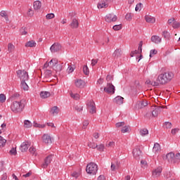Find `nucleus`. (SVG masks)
Masks as SVG:
<instances>
[{
  "instance_id": "b1692460",
  "label": "nucleus",
  "mask_w": 180,
  "mask_h": 180,
  "mask_svg": "<svg viewBox=\"0 0 180 180\" xmlns=\"http://www.w3.org/2000/svg\"><path fill=\"white\" fill-rule=\"evenodd\" d=\"M145 20L148 23H155V18L150 16V15H146Z\"/></svg>"
},
{
  "instance_id": "338daca9",
  "label": "nucleus",
  "mask_w": 180,
  "mask_h": 180,
  "mask_svg": "<svg viewBox=\"0 0 180 180\" xmlns=\"http://www.w3.org/2000/svg\"><path fill=\"white\" fill-rule=\"evenodd\" d=\"M153 54H157V50H155V49H152V50H150V57L151 58V57H153Z\"/></svg>"
},
{
  "instance_id": "72a5a7b5",
  "label": "nucleus",
  "mask_w": 180,
  "mask_h": 180,
  "mask_svg": "<svg viewBox=\"0 0 180 180\" xmlns=\"http://www.w3.org/2000/svg\"><path fill=\"white\" fill-rule=\"evenodd\" d=\"M139 133H140L141 136H147V134H148V129H147L146 128L142 129L140 130Z\"/></svg>"
},
{
  "instance_id": "3c124183",
  "label": "nucleus",
  "mask_w": 180,
  "mask_h": 180,
  "mask_svg": "<svg viewBox=\"0 0 180 180\" xmlns=\"http://www.w3.org/2000/svg\"><path fill=\"white\" fill-rule=\"evenodd\" d=\"M112 29L115 31L120 30V29H122V24L114 25L112 27Z\"/></svg>"
},
{
  "instance_id": "6e6552de",
  "label": "nucleus",
  "mask_w": 180,
  "mask_h": 180,
  "mask_svg": "<svg viewBox=\"0 0 180 180\" xmlns=\"http://www.w3.org/2000/svg\"><path fill=\"white\" fill-rule=\"evenodd\" d=\"M87 110H89L91 115H94V113H96V106H95V102L89 101L87 103Z\"/></svg>"
},
{
  "instance_id": "cd10ccee",
  "label": "nucleus",
  "mask_w": 180,
  "mask_h": 180,
  "mask_svg": "<svg viewBox=\"0 0 180 180\" xmlns=\"http://www.w3.org/2000/svg\"><path fill=\"white\" fill-rule=\"evenodd\" d=\"M41 8V2L39 1H36L34 2V9L35 11H39Z\"/></svg>"
},
{
  "instance_id": "f704fd0d",
  "label": "nucleus",
  "mask_w": 180,
  "mask_h": 180,
  "mask_svg": "<svg viewBox=\"0 0 180 180\" xmlns=\"http://www.w3.org/2000/svg\"><path fill=\"white\" fill-rule=\"evenodd\" d=\"M58 63V60H57L56 58H53L49 62L50 65H51V67L53 68H54V66H56Z\"/></svg>"
},
{
  "instance_id": "9d476101",
  "label": "nucleus",
  "mask_w": 180,
  "mask_h": 180,
  "mask_svg": "<svg viewBox=\"0 0 180 180\" xmlns=\"http://www.w3.org/2000/svg\"><path fill=\"white\" fill-rule=\"evenodd\" d=\"M53 155H49L47 156L44 162L41 165L42 168H47L49 167V165L51 163V161H53Z\"/></svg>"
},
{
  "instance_id": "2f4dec72",
  "label": "nucleus",
  "mask_w": 180,
  "mask_h": 180,
  "mask_svg": "<svg viewBox=\"0 0 180 180\" xmlns=\"http://www.w3.org/2000/svg\"><path fill=\"white\" fill-rule=\"evenodd\" d=\"M21 89H24V91H27L29 89V86L26 83V81H21Z\"/></svg>"
},
{
  "instance_id": "6e6d98bb",
  "label": "nucleus",
  "mask_w": 180,
  "mask_h": 180,
  "mask_svg": "<svg viewBox=\"0 0 180 180\" xmlns=\"http://www.w3.org/2000/svg\"><path fill=\"white\" fill-rule=\"evenodd\" d=\"M88 124H89V122L88 120H85L83 122V126H82V129L84 130H85V129H86V127H88Z\"/></svg>"
},
{
  "instance_id": "393cba45",
  "label": "nucleus",
  "mask_w": 180,
  "mask_h": 180,
  "mask_svg": "<svg viewBox=\"0 0 180 180\" xmlns=\"http://www.w3.org/2000/svg\"><path fill=\"white\" fill-rule=\"evenodd\" d=\"M153 151L155 153H160V151H161V147L160 146V143H155L154 144V146H153Z\"/></svg>"
},
{
  "instance_id": "9b49d317",
  "label": "nucleus",
  "mask_w": 180,
  "mask_h": 180,
  "mask_svg": "<svg viewBox=\"0 0 180 180\" xmlns=\"http://www.w3.org/2000/svg\"><path fill=\"white\" fill-rule=\"evenodd\" d=\"M53 76V74L51 72V70H46L44 72V81L45 82H50L51 81V77Z\"/></svg>"
},
{
  "instance_id": "052dcab7",
  "label": "nucleus",
  "mask_w": 180,
  "mask_h": 180,
  "mask_svg": "<svg viewBox=\"0 0 180 180\" xmlns=\"http://www.w3.org/2000/svg\"><path fill=\"white\" fill-rule=\"evenodd\" d=\"M10 154L11 155H16L17 152H16V148H13L11 150H10Z\"/></svg>"
},
{
  "instance_id": "58836bf2",
  "label": "nucleus",
  "mask_w": 180,
  "mask_h": 180,
  "mask_svg": "<svg viewBox=\"0 0 180 180\" xmlns=\"http://www.w3.org/2000/svg\"><path fill=\"white\" fill-rule=\"evenodd\" d=\"M164 129H171L172 127V123L169 122H166L163 124Z\"/></svg>"
},
{
  "instance_id": "7ed1b4c3",
  "label": "nucleus",
  "mask_w": 180,
  "mask_h": 180,
  "mask_svg": "<svg viewBox=\"0 0 180 180\" xmlns=\"http://www.w3.org/2000/svg\"><path fill=\"white\" fill-rule=\"evenodd\" d=\"M163 160H166L168 162L171 164H179L180 163V153H174V152H170L163 156Z\"/></svg>"
},
{
  "instance_id": "6ab92c4d",
  "label": "nucleus",
  "mask_w": 180,
  "mask_h": 180,
  "mask_svg": "<svg viewBox=\"0 0 180 180\" xmlns=\"http://www.w3.org/2000/svg\"><path fill=\"white\" fill-rule=\"evenodd\" d=\"M70 26L72 29H78V27L79 26V22H78V19L72 18V20L70 24Z\"/></svg>"
},
{
  "instance_id": "4d7b16f0",
  "label": "nucleus",
  "mask_w": 180,
  "mask_h": 180,
  "mask_svg": "<svg viewBox=\"0 0 180 180\" xmlns=\"http://www.w3.org/2000/svg\"><path fill=\"white\" fill-rule=\"evenodd\" d=\"M75 110H77V112H82L84 107L83 106H79V105H76L75 107Z\"/></svg>"
},
{
  "instance_id": "0e129e2a",
  "label": "nucleus",
  "mask_w": 180,
  "mask_h": 180,
  "mask_svg": "<svg viewBox=\"0 0 180 180\" xmlns=\"http://www.w3.org/2000/svg\"><path fill=\"white\" fill-rule=\"evenodd\" d=\"M98 59H92L91 60V65L92 67L98 64Z\"/></svg>"
},
{
  "instance_id": "f8f14e48",
  "label": "nucleus",
  "mask_w": 180,
  "mask_h": 180,
  "mask_svg": "<svg viewBox=\"0 0 180 180\" xmlns=\"http://www.w3.org/2000/svg\"><path fill=\"white\" fill-rule=\"evenodd\" d=\"M164 108H165L164 105L155 108L151 112L153 117H157V116L161 113Z\"/></svg>"
},
{
  "instance_id": "e2e57ef3",
  "label": "nucleus",
  "mask_w": 180,
  "mask_h": 180,
  "mask_svg": "<svg viewBox=\"0 0 180 180\" xmlns=\"http://www.w3.org/2000/svg\"><path fill=\"white\" fill-rule=\"evenodd\" d=\"M116 127H123L124 126V122H117L115 124Z\"/></svg>"
},
{
  "instance_id": "a19ab883",
  "label": "nucleus",
  "mask_w": 180,
  "mask_h": 180,
  "mask_svg": "<svg viewBox=\"0 0 180 180\" xmlns=\"http://www.w3.org/2000/svg\"><path fill=\"white\" fill-rule=\"evenodd\" d=\"M24 127L27 129H29V127H32V122L29 120H25L24 121Z\"/></svg>"
},
{
  "instance_id": "774afa93",
  "label": "nucleus",
  "mask_w": 180,
  "mask_h": 180,
  "mask_svg": "<svg viewBox=\"0 0 180 180\" xmlns=\"http://www.w3.org/2000/svg\"><path fill=\"white\" fill-rule=\"evenodd\" d=\"M29 151L30 154H34L36 153V149L33 147L30 148Z\"/></svg>"
},
{
  "instance_id": "473e14b6",
  "label": "nucleus",
  "mask_w": 180,
  "mask_h": 180,
  "mask_svg": "<svg viewBox=\"0 0 180 180\" xmlns=\"http://www.w3.org/2000/svg\"><path fill=\"white\" fill-rule=\"evenodd\" d=\"M0 16H1L2 18H4L5 20L8 22L9 21V18L8 17V14H6V11H2L0 13Z\"/></svg>"
},
{
  "instance_id": "1a4fd4ad",
  "label": "nucleus",
  "mask_w": 180,
  "mask_h": 180,
  "mask_svg": "<svg viewBox=\"0 0 180 180\" xmlns=\"http://www.w3.org/2000/svg\"><path fill=\"white\" fill-rule=\"evenodd\" d=\"M105 20L108 23H112V22H116L117 20V16L110 13L105 15Z\"/></svg>"
},
{
  "instance_id": "5fc2aeb1",
  "label": "nucleus",
  "mask_w": 180,
  "mask_h": 180,
  "mask_svg": "<svg viewBox=\"0 0 180 180\" xmlns=\"http://www.w3.org/2000/svg\"><path fill=\"white\" fill-rule=\"evenodd\" d=\"M54 13H48L46 15V19L48 20H50V19H54Z\"/></svg>"
},
{
  "instance_id": "c03bdc74",
  "label": "nucleus",
  "mask_w": 180,
  "mask_h": 180,
  "mask_svg": "<svg viewBox=\"0 0 180 180\" xmlns=\"http://www.w3.org/2000/svg\"><path fill=\"white\" fill-rule=\"evenodd\" d=\"M83 72L85 75H89V68H88L87 65L83 67Z\"/></svg>"
},
{
  "instance_id": "603ef678",
  "label": "nucleus",
  "mask_w": 180,
  "mask_h": 180,
  "mask_svg": "<svg viewBox=\"0 0 180 180\" xmlns=\"http://www.w3.org/2000/svg\"><path fill=\"white\" fill-rule=\"evenodd\" d=\"M71 175L73 178H75L77 179V178H78L79 175H81V174L77 172H73Z\"/></svg>"
},
{
  "instance_id": "864d4df0",
  "label": "nucleus",
  "mask_w": 180,
  "mask_h": 180,
  "mask_svg": "<svg viewBox=\"0 0 180 180\" xmlns=\"http://www.w3.org/2000/svg\"><path fill=\"white\" fill-rule=\"evenodd\" d=\"M142 6H143V4H141V3H139L138 4H136V8H135L136 12H137L139 11H141Z\"/></svg>"
},
{
  "instance_id": "ddd939ff",
  "label": "nucleus",
  "mask_w": 180,
  "mask_h": 180,
  "mask_svg": "<svg viewBox=\"0 0 180 180\" xmlns=\"http://www.w3.org/2000/svg\"><path fill=\"white\" fill-rule=\"evenodd\" d=\"M61 50V44L58 43H54L50 48L51 53H57Z\"/></svg>"
},
{
  "instance_id": "ea45409f",
  "label": "nucleus",
  "mask_w": 180,
  "mask_h": 180,
  "mask_svg": "<svg viewBox=\"0 0 180 180\" xmlns=\"http://www.w3.org/2000/svg\"><path fill=\"white\" fill-rule=\"evenodd\" d=\"M20 33L22 35H25V34H27V28L26 27H22L20 30Z\"/></svg>"
},
{
  "instance_id": "4c0bfd02",
  "label": "nucleus",
  "mask_w": 180,
  "mask_h": 180,
  "mask_svg": "<svg viewBox=\"0 0 180 180\" xmlns=\"http://www.w3.org/2000/svg\"><path fill=\"white\" fill-rule=\"evenodd\" d=\"M15 50V46L12 43H9L8 45V51L12 53Z\"/></svg>"
},
{
  "instance_id": "4468645a",
  "label": "nucleus",
  "mask_w": 180,
  "mask_h": 180,
  "mask_svg": "<svg viewBox=\"0 0 180 180\" xmlns=\"http://www.w3.org/2000/svg\"><path fill=\"white\" fill-rule=\"evenodd\" d=\"M143 41H141L139 42V48L138 50H135L131 51V57H133V56H134V54H141V53L143 52Z\"/></svg>"
},
{
  "instance_id": "de8ad7c7",
  "label": "nucleus",
  "mask_w": 180,
  "mask_h": 180,
  "mask_svg": "<svg viewBox=\"0 0 180 180\" xmlns=\"http://www.w3.org/2000/svg\"><path fill=\"white\" fill-rule=\"evenodd\" d=\"M98 151H103V150H105V145L104 144H100V145H97V147H96Z\"/></svg>"
},
{
  "instance_id": "09e8293b",
  "label": "nucleus",
  "mask_w": 180,
  "mask_h": 180,
  "mask_svg": "<svg viewBox=\"0 0 180 180\" xmlns=\"http://www.w3.org/2000/svg\"><path fill=\"white\" fill-rule=\"evenodd\" d=\"M70 96L73 99H75V101H78V99H79V94H74L71 93Z\"/></svg>"
},
{
  "instance_id": "2eb2a0df",
  "label": "nucleus",
  "mask_w": 180,
  "mask_h": 180,
  "mask_svg": "<svg viewBox=\"0 0 180 180\" xmlns=\"http://www.w3.org/2000/svg\"><path fill=\"white\" fill-rule=\"evenodd\" d=\"M29 147H30V143L28 141L23 142L20 146V150L22 153H26L29 149Z\"/></svg>"
},
{
  "instance_id": "39448f33",
  "label": "nucleus",
  "mask_w": 180,
  "mask_h": 180,
  "mask_svg": "<svg viewBox=\"0 0 180 180\" xmlns=\"http://www.w3.org/2000/svg\"><path fill=\"white\" fill-rule=\"evenodd\" d=\"M17 76L20 81H27L29 79V74L25 70H19L17 71Z\"/></svg>"
},
{
  "instance_id": "a211bd4d",
  "label": "nucleus",
  "mask_w": 180,
  "mask_h": 180,
  "mask_svg": "<svg viewBox=\"0 0 180 180\" xmlns=\"http://www.w3.org/2000/svg\"><path fill=\"white\" fill-rule=\"evenodd\" d=\"M161 172H162V167H159L153 171V176L158 178L161 175Z\"/></svg>"
},
{
  "instance_id": "bf43d9fd",
  "label": "nucleus",
  "mask_w": 180,
  "mask_h": 180,
  "mask_svg": "<svg viewBox=\"0 0 180 180\" xmlns=\"http://www.w3.org/2000/svg\"><path fill=\"white\" fill-rule=\"evenodd\" d=\"M129 126H124L122 129L121 131L122 133H127L129 131Z\"/></svg>"
},
{
  "instance_id": "680f3d73",
  "label": "nucleus",
  "mask_w": 180,
  "mask_h": 180,
  "mask_svg": "<svg viewBox=\"0 0 180 180\" xmlns=\"http://www.w3.org/2000/svg\"><path fill=\"white\" fill-rule=\"evenodd\" d=\"M178 131H179V129L174 128V129H172L171 133H172V134L175 136V134H176L178 133Z\"/></svg>"
},
{
  "instance_id": "bb28decb",
  "label": "nucleus",
  "mask_w": 180,
  "mask_h": 180,
  "mask_svg": "<svg viewBox=\"0 0 180 180\" xmlns=\"http://www.w3.org/2000/svg\"><path fill=\"white\" fill-rule=\"evenodd\" d=\"M11 99H13V101H20V99H22V98H20V94H19V93H14L11 96Z\"/></svg>"
},
{
  "instance_id": "423d86ee",
  "label": "nucleus",
  "mask_w": 180,
  "mask_h": 180,
  "mask_svg": "<svg viewBox=\"0 0 180 180\" xmlns=\"http://www.w3.org/2000/svg\"><path fill=\"white\" fill-rule=\"evenodd\" d=\"M113 2V0H101L97 5L98 9L106 8L109 6V4Z\"/></svg>"
},
{
  "instance_id": "c9c22d12",
  "label": "nucleus",
  "mask_w": 180,
  "mask_h": 180,
  "mask_svg": "<svg viewBox=\"0 0 180 180\" xmlns=\"http://www.w3.org/2000/svg\"><path fill=\"white\" fill-rule=\"evenodd\" d=\"M162 36H163V37L167 39V40H169V37H171L169 32H167V31H163L162 34Z\"/></svg>"
},
{
  "instance_id": "4be33fe9",
  "label": "nucleus",
  "mask_w": 180,
  "mask_h": 180,
  "mask_svg": "<svg viewBox=\"0 0 180 180\" xmlns=\"http://www.w3.org/2000/svg\"><path fill=\"white\" fill-rule=\"evenodd\" d=\"M132 153L134 158H140V155H141V150H140V148H134Z\"/></svg>"
},
{
  "instance_id": "a878e982",
  "label": "nucleus",
  "mask_w": 180,
  "mask_h": 180,
  "mask_svg": "<svg viewBox=\"0 0 180 180\" xmlns=\"http://www.w3.org/2000/svg\"><path fill=\"white\" fill-rule=\"evenodd\" d=\"M37 45V44L36 43V41L31 40L25 44V47H36Z\"/></svg>"
},
{
  "instance_id": "20e7f679",
  "label": "nucleus",
  "mask_w": 180,
  "mask_h": 180,
  "mask_svg": "<svg viewBox=\"0 0 180 180\" xmlns=\"http://www.w3.org/2000/svg\"><path fill=\"white\" fill-rule=\"evenodd\" d=\"M86 171L87 174H90L91 175H96L98 172V165L94 162H90L87 165Z\"/></svg>"
},
{
  "instance_id": "37998d69",
  "label": "nucleus",
  "mask_w": 180,
  "mask_h": 180,
  "mask_svg": "<svg viewBox=\"0 0 180 180\" xmlns=\"http://www.w3.org/2000/svg\"><path fill=\"white\" fill-rule=\"evenodd\" d=\"M34 127H39V129H44L46 124H40L36 122H34Z\"/></svg>"
},
{
  "instance_id": "49530a36",
  "label": "nucleus",
  "mask_w": 180,
  "mask_h": 180,
  "mask_svg": "<svg viewBox=\"0 0 180 180\" xmlns=\"http://www.w3.org/2000/svg\"><path fill=\"white\" fill-rule=\"evenodd\" d=\"M172 27L174 29H178L179 27H180V22H177L176 20H175L173 23H172Z\"/></svg>"
},
{
  "instance_id": "c85d7f7f",
  "label": "nucleus",
  "mask_w": 180,
  "mask_h": 180,
  "mask_svg": "<svg viewBox=\"0 0 180 180\" xmlns=\"http://www.w3.org/2000/svg\"><path fill=\"white\" fill-rule=\"evenodd\" d=\"M51 94L49 91H41L40 92V96L43 99H46V98H49Z\"/></svg>"
},
{
  "instance_id": "a18cd8bd",
  "label": "nucleus",
  "mask_w": 180,
  "mask_h": 180,
  "mask_svg": "<svg viewBox=\"0 0 180 180\" xmlns=\"http://www.w3.org/2000/svg\"><path fill=\"white\" fill-rule=\"evenodd\" d=\"M132 18H133V14L131 13H128L125 15V19L127 20H128L129 22H130V20H131Z\"/></svg>"
},
{
  "instance_id": "e433bc0d",
  "label": "nucleus",
  "mask_w": 180,
  "mask_h": 180,
  "mask_svg": "<svg viewBox=\"0 0 180 180\" xmlns=\"http://www.w3.org/2000/svg\"><path fill=\"white\" fill-rule=\"evenodd\" d=\"M6 144V140L4 139L1 136H0V147H5Z\"/></svg>"
},
{
  "instance_id": "f3484780",
  "label": "nucleus",
  "mask_w": 180,
  "mask_h": 180,
  "mask_svg": "<svg viewBox=\"0 0 180 180\" xmlns=\"http://www.w3.org/2000/svg\"><path fill=\"white\" fill-rule=\"evenodd\" d=\"M75 86H77V88H84L86 83L84 80L81 79H78L75 80Z\"/></svg>"
},
{
  "instance_id": "5701e85b",
  "label": "nucleus",
  "mask_w": 180,
  "mask_h": 180,
  "mask_svg": "<svg viewBox=\"0 0 180 180\" xmlns=\"http://www.w3.org/2000/svg\"><path fill=\"white\" fill-rule=\"evenodd\" d=\"M112 57H114L115 58H119V57H122V49H116L112 53Z\"/></svg>"
},
{
  "instance_id": "69168bd1",
  "label": "nucleus",
  "mask_w": 180,
  "mask_h": 180,
  "mask_svg": "<svg viewBox=\"0 0 180 180\" xmlns=\"http://www.w3.org/2000/svg\"><path fill=\"white\" fill-rule=\"evenodd\" d=\"M148 105V103L147 101H141V108H146Z\"/></svg>"
},
{
  "instance_id": "13d9d810",
  "label": "nucleus",
  "mask_w": 180,
  "mask_h": 180,
  "mask_svg": "<svg viewBox=\"0 0 180 180\" xmlns=\"http://www.w3.org/2000/svg\"><path fill=\"white\" fill-rule=\"evenodd\" d=\"M110 169H111V171H116V169H118L117 167L116 166V163L112 162V163H111V167H110Z\"/></svg>"
},
{
  "instance_id": "8fccbe9b",
  "label": "nucleus",
  "mask_w": 180,
  "mask_h": 180,
  "mask_svg": "<svg viewBox=\"0 0 180 180\" xmlns=\"http://www.w3.org/2000/svg\"><path fill=\"white\" fill-rule=\"evenodd\" d=\"M6 101V96L4 94H0V102L4 103Z\"/></svg>"
},
{
  "instance_id": "412c9836",
  "label": "nucleus",
  "mask_w": 180,
  "mask_h": 180,
  "mask_svg": "<svg viewBox=\"0 0 180 180\" xmlns=\"http://www.w3.org/2000/svg\"><path fill=\"white\" fill-rule=\"evenodd\" d=\"M150 40L153 43H155V44H158L162 41L161 37L157 35L152 36Z\"/></svg>"
},
{
  "instance_id": "0eeeda50",
  "label": "nucleus",
  "mask_w": 180,
  "mask_h": 180,
  "mask_svg": "<svg viewBox=\"0 0 180 180\" xmlns=\"http://www.w3.org/2000/svg\"><path fill=\"white\" fill-rule=\"evenodd\" d=\"M115 86L112 83H108L107 86L104 88V92L113 95L115 94Z\"/></svg>"
},
{
  "instance_id": "dca6fc26",
  "label": "nucleus",
  "mask_w": 180,
  "mask_h": 180,
  "mask_svg": "<svg viewBox=\"0 0 180 180\" xmlns=\"http://www.w3.org/2000/svg\"><path fill=\"white\" fill-rule=\"evenodd\" d=\"M43 142L46 144H51L53 143V140L51 139V136L49 134H44L42 136Z\"/></svg>"
},
{
  "instance_id": "f03ea898",
  "label": "nucleus",
  "mask_w": 180,
  "mask_h": 180,
  "mask_svg": "<svg viewBox=\"0 0 180 180\" xmlns=\"http://www.w3.org/2000/svg\"><path fill=\"white\" fill-rule=\"evenodd\" d=\"M26 106V99L22 98L19 101H13L11 105V109L13 113H22Z\"/></svg>"
},
{
  "instance_id": "c756f323",
  "label": "nucleus",
  "mask_w": 180,
  "mask_h": 180,
  "mask_svg": "<svg viewBox=\"0 0 180 180\" xmlns=\"http://www.w3.org/2000/svg\"><path fill=\"white\" fill-rule=\"evenodd\" d=\"M53 70L56 71V72H61L63 70V65L58 63L56 66L53 67Z\"/></svg>"
},
{
  "instance_id": "aec40b11",
  "label": "nucleus",
  "mask_w": 180,
  "mask_h": 180,
  "mask_svg": "<svg viewBox=\"0 0 180 180\" xmlns=\"http://www.w3.org/2000/svg\"><path fill=\"white\" fill-rule=\"evenodd\" d=\"M123 101H124L123 97L117 96L113 99V103H116L117 105H123Z\"/></svg>"
},
{
  "instance_id": "f257e3e1",
  "label": "nucleus",
  "mask_w": 180,
  "mask_h": 180,
  "mask_svg": "<svg viewBox=\"0 0 180 180\" xmlns=\"http://www.w3.org/2000/svg\"><path fill=\"white\" fill-rule=\"evenodd\" d=\"M172 78H174V73L172 72H165L158 75L156 82L152 83L153 86H160V85H165L168 84Z\"/></svg>"
},
{
  "instance_id": "7c9ffc66",
  "label": "nucleus",
  "mask_w": 180,
  "mask_h": 180,
  "mask_svg": "<svg viewBox=\"0 0 180 180\" xmlns=\"http://www.w3.org/2000/svg\"><path fill=\"white\" fill-rule=\"evenodd\" d=\"M52 115H58V112H60V109H58V107L57 106H54L51 109V111H50Z\"/></svg>"
},
{
  "instance_id": "79ce46f5",
  "label": "nucleus",
  "mask_w": 180,
  "mask_h": 180,
  "mask_svg": "<svg viewBox=\"0 0 180 180\" xmlns=\"http://www.w3.org/2000/svg\"><path fill=\"white\" fill-rule=\"evenodd\" d=\"M88 147H89V148H96V147H98V144L95 143V142H89L88 143Z\"/></svg>"
}]
</instances>
